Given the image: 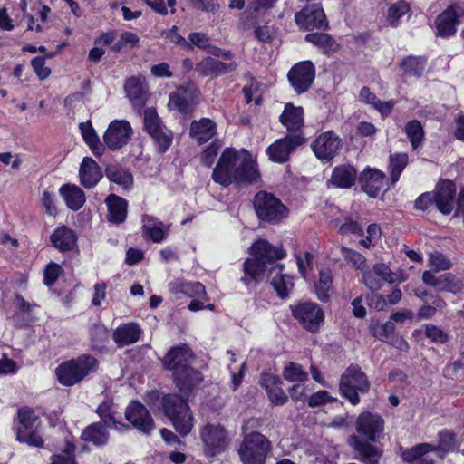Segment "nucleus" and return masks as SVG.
Wrapping results in <instances>:
<instances>
[{"mask_svg": "<svg viewBox=\"0 0 464 464\" xmlns=\"http://www.w3.org/2000/svg\"><path fill=\"white\" fill-rule=\"evenodd\" d=\"M342 146V139L333 130L321 133L311 144L315 157L326 162H329L339 153Z\"/></svg>", "mask_w": 464, "mask_h": 464, "instance_id": "nucleus-12", "label": "nucleus"}, {"mask_svg": "<svg viewBox=\"0 0 464 464\" xmlns=\"http://www.w3.org/2000/svg\"><path fill=\"white\" fill-rule=\"evenodd\" d=\"M289 394L295 401H304L307 399V387L304 382H297L289 389Z\"/></svg>", "mask_w": 464, "mask_h": 464, "instance_id": "nucleus-64", "label": "nucleus"}, {"mask_svg": "<svg viewBox=\"0 0 464 464\" xmlns=\"http://www.w3.org/2000/svg\"><path fill=\"white\" fill-rule=\"evenodd\" d=\"M141 334L140 326L131 322L118 326L112 334V339L119 347H123L138 342Z\"/></svg>", "mask_w": 464, "mask_h": 464, "instance_id": "nucleus-26", "label": "nucleus"}, {"mask_svg": "<svg viewBox=\"0 0 464 464\" xmlns=\"http://www.w3.org/2000/svg\"><path fill=\"white\" fill-rule=\"evenodd\" d=\"M126 420L140 432L150 435L155 430V423L149 410L140 402L131 401L125 411Z\"/></svg>", "mask_w": 464, "mask_h": 464, "instance_id": "nucleus-15", "label": "nucleus"}, {"mask_svg": "<svg viewBox=\"0 0 464 464\" xmlns=\"http://www.w3.org/2000/svg\"><path fill=\"white\" fill-rule=\"evenodd\" d=\"M455 184L445 179L438 183L433 192V203L443 215H449L455 206Z\"/></svg>", "mask_w": 464, "mask_h": 464, "instance_id": "nucleus-20", "label": "nucleus"}, {"mask_svg": "<svg viewBox=\"0 0 464 464\" xmlns=\"http://www.w3.org/2000/svg\"><path fill=\"white\" fill-rule=\"evenodd\" d=\"M464 14V7L456 4L446 9L436 19L437 34L440 36H450L455 34L457 19Z\"/></svg>", "mask_w": 464, "mask_h": 464, "instance_id": "nucleus-21", "label": "nucleus"}, {"mask_svg": "<svg viewBox=\"0 0 464 464\" xmlns=\"http://www.w3.org/2000/svg\"><path fill=\"white\" fill-rule=\"evenodd\" d=\"M403 72L410 76H420L424 68L425 61L420 57H407L401 63Z\"/></svg>", "mask_w": 464, "mask_h": 464, "instance_id": "nucleus-51", "label": "nucleus"}, {"mask_svg": "<svg viewBox=\"0 0 464 464\" xmlns=\"http://www.w3.org/2000/svg\"><path fill=\"white\" fill-rule=\"evenodd\" d=\"M254 207L259 219L277 224L288 217L289 210L279 198L266 191H259L254 198Z\"/></svg>", "mask_w": 464, "mask_h": 464, "instance_id": "nucleus-7", "label": "nucleus"}, {"mask_svg": "<svg viewBox=\"0 0 464 464\" xmlns=\"http://www.w3.org/2000/svg\"><path fill=\"white\" fill-rule=\"evenodd\" d=\"M395 326L393 322L388 321L382 324H376L372 327V334L381 341L387 343L392 342V338H394Z\"/></svg>", "mask_w": 464, "mask_h": 464, "instance_id": "nucleus-53", "label": "nucleus"}, {"mask_svg": "<svg viewBox=\"0 0 464 464\" xmlns=\"http://www.w3.org/2000/svg\"><path fill=\"white\" fill-rule=\"evenodd\" d=\"M283 266L276 265L269 271L271 285L276 291L278 296L285 298L294 287L293 278L283 273Z\"/></svg>", "mask_w": 464, "mask_h": 464, "instance_id": "nucleus-30", "label": "nucleus"}, {"mask_svg": "<svg viewBox=\"0 0 464 464\" xmlns=\"http://www.w3.org/2000/svg\"><path fill=\"white\" fill-rule=\"evenodd\" d=\"M173 377L176 386L182 392H190L202 380L201 373L190 365L177 372Z\"/></svg>", "mask_w": 464, "mask_h": 464, "instance_id": "nucleus-32", "label": "nucleus"}, {"mask_svg": "<svg viewBox=\"0 0 464 464\" xmlns=\"http://www.w3.org/2000/svg\"><path fill=\"white\" fill-rule=\"evenodd\" d=\"M79 177L80 182L84 188H92L102 178V173L94 160L85 157L80 165Z\"/></svg>", "mask_w": 464, "mask_h": 464, "instance_id": "nucleus-25", "label": "nucleus"}, {"mask_svg": "<svg viewBox=\"0 0 464 464\" xmlns=\"http://www.w3.org/2000/svg\"><path fill=\"white\" fill-rule=\"evenodd\" d=\"M219 146L216 142H212L201 154V163L205 167L209 168L218 152Z\"/></svg>", "mask_w": 464, "mask_h": 464, "instance_id": "nucleus-63", "label": "nucleus"}, {"mask_svg": "<svg viewBox=\"0 0 464 464\" xmlns=\"http://www.w3.org/2000/svg\"><path fill=\"white\" fill-rule=\"evenodd\" d=\"M370 382L357 365H350L341 375L339 389L341 394L353 405L360 402L359 393L369 391Z\"/></svg>", "mask_w": 464, "mask_h": 464, "instance_id": "nucleus-6", "label": "nucleus"}, {"mask_svg": "<svg viewBox=\"0 0 464 464\" xmlns=\"http://www.w3.org/2000/svg\"><path fill=\"white\" fill-rule=\"evenodd\" d=\"M105 202L108 207L107 218L109 222L113 224L123 223L127 217V200L115 194H110Z\"/></svg>", "mask_w": 464, "mask_h": 464, "instance_id": "nucleus-31", "label": "nucleus"}, {"mask_svg": "<svg viewBox=\"0 0 464 464\" xmlns=\"http://www.w3.org/2000/svg\"><path fill=\"white\" fill-rule=\"evenodd\" d=\"M188 42L190 44V50H192L194 46L200 49H207L208 47H210L209 38L206 34L201 32L189 34Z\"/></svg>", "mask_w": 464, "mask_h": 464, "instance_id": "nucleus-61", "label": "nucleus"}, {"mask_svg": "<svg viewBox=\"0 0 464 464\" xmlns=\"http://www.w3.org/2000/svg\"><path fill=\"white\" fill-rule=\"evenodd\" d=\"M287 76L292 87L297 93L305 92L314 81V65L310 61L300 62L291 68Z\"/></svg>", "mask_w": 464, "mask_h": 464, "instance_id": "nucleus-16", "label": "nucleus"}, {"mask_svg": "<svg viewBox=\"0 0 464 464\" xmlns=\"http://www.w3.org/2000/svg\"><path fill=\"white\" fill-rule=\"evenodd\" d=\"M422 281L440 292L457 293L461 289V282L450 273L437 277L430 271H425L422 274Z\"/></svg>", "mask_w": 464, "mask_h": 464, "instance_id": "nucleus-23", "label": "nucleus"}, {"mask_svg": "<svg viewBox=\"0 0 464 464\" xmlns=\"http://www.w3.org/2000/svg\"><path fill=\"white\" fill-rule=\"evenodd\" d=\"M356 177L357 173L353 167L339 165L333 169L330 183L336 188H348L354 184Z\"/></svg>", "mask_w": 464, "mask_h": 464, "instance_id": "nucleus-33", "label": "nucleus"}, {"mask_svg": "<svg viewBox=\"0 0 464 464\" xmlns=\"http://www.w3.org/2000/svg\"><path fill=\"white\" fill-rule=\"evenodd\" d=\"M362 283H363L371 291H377L382 286L381 279L376 276L374 270L366 267L362 272Z\"/></svg>", "mask_w": 464, "mask_h": 464, "instance_id": "nucleus-58", "label": "nucleus"}, {"mask_svg": "<svg viewBox=\"0 0 464 464\" xmlns=\"http://www.w3.org/2000/svg\"><path fill=\"white\" fill-rule=\"evenodd\" d=\"M303 142L304 138L300 133L287 135L267 147L266 154L272 161L284 163L288 160L291 153Z\"/></svg>", "mask_w": 464, "mask_h": 464, "instance_id": "nucleus-17", "label": "nucleus"}, {"mask_svg": "<svg viewBox=\"0 0 464 464\" xmlns=\"http://www.w3.org/2000/svg\"><path fill=\"white\" fill-rule=\"evenodd\" d=\"M142 223L143 230L153 242L160 243L165 238L166 232L161 221L145 215L142 217Z\"/></svg>", "mask_w": 464, "mask_h": 464, "instance_id": "nucleus-43", "label": "nucleus"}, {"mask_svg": "<svg viewBox=\"0 0 464 464\" xmlns=\"http://www.w3.org/2000/svg\"><path fill=\"white\" fill-rule=\"evenodd\" d=\"M132 134L133 130L128 121L114 120L109 124L103 135V140L110 150H116L126 146Z\"/></svg>", "mask_w": 464, "mask_h": 464, "instance_id": "nucleus-13", "label": "nucleus"}, {"mask_svg": "<svg viewBox=\"0 0 464 464\" xmlns=\"http://www.w3.org/2000/svg\"><path fill=\"white\" fill-rule=\"evenodd\" d=\"M169 290L174 294H183L188 297H200L206 295L205 286L199 282H187L175 279L169 284Z\"/></svg>", "mask_w": 464, "mask_h": 464, "instance_id": "nucleus-35", "label": "nucleus"}, {"mask_svg": "<svg viewBox=\"0 0 464 464\" xmlns=\"http://www.w3.org/2000/svg\"><path fill=\"white\" fill-rule=\"evenodd\" d=\"M283 377L290 382H305L308 373L299 363L291 362L284 368Z\"/></svg>", "mask_w": 464, "mask_h": 464, "instance_id": "nucleus-47", "label": "nucleus"}, {"mask_svg": "<svg viewBox=\"0 0 464 464\" xmlns=\"http://www.w3.org/2000/svg\"><path fill=\"white\" fill-rule=\"evenodd\" d=\"M384 421L378 414L362 412L355 423L358 436H351L349 444L360 454L364 464H378L382 452L368 441H376L383 431Z\"/></svg>", "mask_w": 464, "mask_h": 464, "instance_id": "nucleus-2", "label": "nucleus"}, {"mask_svg": "<svg viewBox=\"0 0 464 464\" xmlns=\"http://www.w3.org/2000/svg\"><path fill=\"white\" fill-rule=\"evenodd\" d=\"M125 91L129 99L136 106H141L147 99V92L142 82L137 77H130L125 82Z\"/></svg>", "mask_w": 464, "mask_h": 464, "instance_id": "nucleus-41", "label": "nucleus"}, {"mask_svg": "<svg viewBox=\"0 0 464 464\" xmlns=\"http://www.w3.org/2000/svg\"><path fill=\"white\" fill-rule=\"evenodd\" d=\"M405 132L409 138L412 149L419 148L423 140L424 130L421 123L417 120H412L405 125Z\"/></svg>", "mask_w": 464, "mask_h": 464, "instance_id": "nucleus-48", "label": "nucleus"}, {"mask_svg": "<svg viewBox=\"0 0 464 464\" xmlns=\"http://www.w3.org/2000/svg\"><path fill=\"white\" fill-rule=\"evenodd\" d=\"M296 24L304 30L325 29L327 21L322 6L318 4L308 5L295 15Z\"/></svg>", "mask_w": 464, "mask_h": 464, "instance_id": "nucleus-18", "label": "nucleus"}, {"mask_svg": "<svg viewBox=\"0 0 464 464\" xmlns=\"http://www.w3.org/2000/svg\"><path fill=\"white\" fill-rule=\"evenodd\" d=\"M143 124L145 130L154 140L158 150L165 152L172 143V133L160 119L154 108H147L143 112Z\"/></svg>", "mask_w": 464, "mask_h": 464, "instance_id": "nucleus-10", "label": "nucleus"}, {"mask_svg": "<svg viewBox=\"0 0 464 464\" xmlns=\"http://www.w3.org/2000/svg\"><path fill=\"white\" fill-rule=\"evenodd\" d=\"M293 316L308 331L315 332L323 323L324 314L314 303H300L291 306Z\"/></svg>", "mask_w": 464, "mask_h": 464, "instance_id": "nucleus-14", "label": "nucleus"}, {"mask_svg": "<svg viewBox=\"0 0 464 464\" xmlns=\"http://www.w3.org/2000/svg\"><path fill=\"white\" fill-rule=\"evenodd\" d=\"M279 121L288 131L299 133L304 126V110L300 106H294L292 103H286Z\"/></svg>", "mask_w": 464, "mask_h": 464, "instance_id": "nucleus-27", "label": "nucleus"}, {"mask_svg": "<svg viewBox=\"0 0 464 464\" xmlns=\"http://www.w3.org/2000/svg\"><path fill=\"white\" fill-rule=\"evenodd\" d=\"M193 92L191 87H179L170 94L169 104L180 112H188L191 110Z\"/></svg>", "mask_w": 464, "mask_h": 464, "instance_id": "nucleus-38", "label": "nucleus"}, {"mask_svg": "<svg viewBox=\"0 0 464 464\" xmlns=\"http://www.w3.org/2000/svg\"><path fill=\"white\" fill-rule=\"evenodd\" d=\"M429 263L437 272L448 270L451 267L450 260L440 252L430 254Z\"/></svg>", "mask_w": 464, "mask_h": 464, "instance_id": "nucleus-57", "label": "nucleus"}, {"mask_svg": "<svg viewBox=\"0 0 464 464\" xmlns=\"http://www.w3.org/2000/svg\"><path fill=\"white\" fill-rule=\"evenodd\" d=\"M373 270L379 279H381V283L387 282L392 284L397 280V276L383 263L375 264Z\"/></svg>", "mask_w": 464, "mask_h": 464, "instance_id": "nucleus-60", "label": "nucleus"}, {"mask_svg": "<svg viewBox=\"0 0 464 464\" xmlns=\"http://www.w3.org/2000/svg\"><path fill=\"white\" fill-rule=\"evenodd\" d=\"M200 438L207 456L213 457L223 452L228 446L230 439L220 424L208 423L200 429Z\"/></svg>", "mask_w": 464, "mask_h": 464, "instance_id": "nucleus-11", "label": "nucleus"}, {"mask_svg": "<svg viewBox=\"0 0 464 464\" xmlns=\"http://www.w3.org/2000/svg\"><path fill=\"white\" fill-rule=\"evenodd\" d=\"M446 303L440 296L432 297V301L427 305H423L418 312V316L421 319H430L436 314L437 309H443Z\"/></svg>", "mask_w": 464, "mask_h": 464, "instance_id": "nucleus-54", "label": "nucleus"}, {"mask_svg": "<svg viewBox=\"0 0 464 464\" xmlns=\"http://www.w3.org/2000/svg\"><path fill=\"white\" fill-rule=\"evenodd\" d=\"M425 335L431 342L440 344L445 343L449 341V334L434 324H427L425 326Z\"/></svg>", "mask_w": 464, "mask_h": 464, "instance_id": "nucleus-56", "label": "nucleus"}, {"mask_svg": "<svg viewBox=\"0 0 464 464\" xmlns=\"http://www.w3.org/2000/svg\"><path fill=\"white\" fill-rule=\"evenodd\" d=\"M410 12V5L405 0H399L388 9V22L395 26L400 18Z\"/></svg>", "mask_w": 464, "mask_h": 464, "instance_id": "nucleus-52", "label": "nucleus"}, {"mask_svg": "<svg viewBox=\"0 0 464 464\" xmlns=\"http://www.w3.org/2000/svg\"><path fill=\"white\" fill-rule=\"evenodd\" d=\"M31 65L39 79L44 80L49 77L51 70L45 67V59L43 57H34L31 61Z\"/></svg>", "mask_w": 464, "mask_h": 464, "instance_id": "nucleus-62", "label": "nucleus"}, {"mask_svg": "<svg viewBox=\"0 0 464 464\" xmlns=\"http://www.w3.org/2000/svg\"><path fill=\"white\" fill-rule=\"evenodd\" d=\"M259 383L266 390L272 405L282 406L287 401L288 397L282 389L283 382L279 377L265 373L261 375Z\"/></svg>", "mask_w": 464, "mask_h": 464, "instance_id": "nucleus-22", "label": "nucleus"}, {"mask_svg": "<svg viewBox=\"0 0 464 464\" xmlns=\"http://www.w3.org/2000/svg\"><path fill=\"white\" fill-rule=\"evenodd\" d=\"M340 252L344 260L357 270L362 272L367 266L366 258L359 252L346 246H339Z\"/></svg>", "mask_w": 464, "mask_h": 464, "instance_id": "nucleus-49", "label": "nucleus"}, {"mask_svg": "<svg viewBox=\"0 0 464 464\" xmlns=\"http://www.w3.org/2000/svg\"><path fill=\"white\" fill-rule=\"evenodd\" d=\"M435 450L436 448L429 443L418 444L410 450H405L402 453V459L403 460L412 464H415L419 460L426 461V459L423 458L424 455Z\"/></svg>", "mask_w": 464, "mask_h": 464, "instance_id": "nucleus-46", "label": "nucleus"}, {"mask_svg": "<svg viewBox=\"0 0 464 464\" xmlns=\"http://www.w3.org/2000/svg\"><path fill=\"white\" fill-rule=\"evenodd\" d=\"M19 425L17 427V440L31 446L42 447L44 440L41 435V421L30 408L18 411Z\"/></svg>", "mask_w": 464, "mask_h": 464, "instance_id": "nucleus-9", "label": "nucleus"}, {"mask_svg": "<svg viewBox=\"0 0 464 464\" xmlns=\"http://www.w3.org/2000/svg\"><path fill=\"white\" fill-rule=\"evenodd\" d=\"M333 290V274L329 268L322 269L318 282L315 284V293L322 302H327Z\"/></svg>", "mask_w": 464, "mask_h": 464, "instance_id": "nucleus-42", "label": "nucleus"}, {"mask_svg": "<svg viewBox=\"0 0 464 464\" xmlns=\"http://www.w3.org/2000/svg\"><path fill=\"white\" fill-rule=\"evenodd\" d=\"M237 63H225L211 57L202 59L196 65V70L204 76H218L236 70Z\"/></svg>", "mask_w": 464, "mask_h": 464, "instance_id": "nucleus-29", "label": "nucleus"}, {"mask_svg": "<svg viewBox=\"0 0 464 464\" xmlns=\"http://www.w3.org/2000/svg\"><path fill=\"white\" fill-rule=\"evenodd\" d=\"M98 368V361L89 354H82L61 363L55 370L59 382L64 386H72L82 382L87 375Z\"/></svg>", "mask_w": 464, "mask_h": 464, "instance_id": "nucleus-5", "label": "nucleus"}, {"mask_svg": "<svg viewBox=\"0 0 464 464\" xmlns=\"http://www.w3.org/2000/svg\"><path fill=\"white\" fill-rule=\"evenodd\" d=\"M408 164L406 153H397L390 157L391 179L392 184L399 180L400 175Z\"/></svg>", "mask_w": 464, "mask_h": 464, "instance_id": "nucleus-50", "label": "nucleus"}, {"mask_svg": "<svg viewBox=\"0 0 464 464\" xmlns=\"http://www.w3.org/2000/svg\"><path fill=\"white\" fill-rule=\"evenodd\" d=\"M54 450L55 452L51 458V464H78L74 456L75 446L69 437H66L63 441L56 443Z\"/></svg>", "mask_w": 464, "mask_h": 464, "instance_id": "nucleus-34", "label": "nucleus"}, {"mask_svg": "<svg viewBox=\"0 0 464 464\" xmlns=\"http://www.w3.org/2000/svg\"><path fill=\"white\" fill-rule=\"evenodd\" d=\"M257 177L256 164L245 151L226 149L213 169V180L224 187L233 181H253Z\"/></svg>", "mask_w": 464, "mask_h": 464, "instance_id": "nucleus-1", "label": "nucleus"}, {"mask_svg": "<svg viewBox=\"0 0 464 464\" xmlns=\"http://www.w3.org/2000/svg\"><path fill=\"white\" fill-rule=\"evenodd\" d=\"M193 357L191 349L187 344H181L170 348L161 359V362L164 369L171 371L175 375L177 372L190 365Z\"/></svg>", "mask_w": 464, "mask_h": 464, "instance_id": "nucleus-19", "label": "nucleus"}, {"mask_svg": "<svg viewBox=\"0 0 464 464\" xmlns=\"http://www.w3.org/2000/svg\"><path fill=\"white\" fill-rule=\"evenodd\" d=\"M105 174L111 181L122 186L124 188H130L133 184L131 174L117 166L107 167Z\"/></svg>", "mask_w": 464, "mask_h": 464, "instance_id": "nucleus-45", "label": "nucleus"}, {"mask_svg": "<svg viewBox=\"0 0 464 464\" xmlns=\"http://www.w3.org/2000/svg\"><path fill=\"white\" fill-rule=\"evenodd\" d=\"M161 406L175 430L182 437L187 436L194 426L193 416L188 402L179 395L167 394L161 400Z\"/></svg>", "mask_w": 464, "mask_h": 464, "instance_id": "nucleus-4", "label": "nucleus"}, {"mask_svg": "<svg viewBox=\"0 0 464 464\" xmlns=\"http://www.w3.org/2000/svg\"><path fill=\"white\" fill-rule=\"evenodd\" d=\"M271 450L270 441L259 432H250L244 437L238 450L243 464H265Z\"/></svg>", "mask_w": 464, "mask_h": 464, "instance_id": "nucleus-8", "label": "nucleus"}, {"mask_svg": "<svg viewBox=\"0 0 464 464\" xmlns=\"http://www.w3.org/2000/svg\"><path fill=\"white\" fill-rule=\"evenodd\" d=\"M108 425L95 422L86 427L82 432V438L85 441L92 442L96 446L104 445L108 441Z\"/></svg>", "mask_w": 464, "mask_h": 464, "instance_id": "nucleus-39", "label": "nucleus"}, {"mask_svg": "<svg viewBox=\"0 0 464 464\" xmlns=\"http://www.w3.org/2000/svg\"><path fill=\"white\" fill-rule=\"evenodd\" d=\"M217 132L216 123L209 118L193 121L189 128L190 137L198 144L208 141Z\"/></svg>", "mask_w": 464, "mask_h": 464, "instance_id": "nucleus-28", "label": "nucleus"}, {"mask_svg": "<svg viewBox=\"0 0 464 464\" xmlns=\"http://www.w3.org/2000/svg\"><path fill=\"white\" fill-rule=\"evenodd\" d=\"M96 412L105 425H117L115 420V412L112 410V402L109 400L102 401L97 408Z\"/></svg>", "mask_w": 464, "mask_h": 464, "instance_id": "nucleus-55", "label": "nucleus"}, {"mask_svg": "<svg viewBox=\"0 0 464 464\" xmlns=\"http://www.w3.org/2000/svg\"><path fill=\"white\" fill-rule=\"evenodd\" d=\"M161 34L169 39L171 43L179 45L180 48L184 50H190V44H188V40L178 34L177 25H173L170 29L162 32Z\"/></svg>", "mask_w": 464, "mask_h": 464, "instance_id": "nucleus-59", "label": "nucleus"}, {"mask_svg": "<svg viewBox=\"0 0 464 464\" xmlns=\"http://www.w3.org/2000/svg\"><path fill=\"white\" fill-rule=\"evenodd\" d=\"M305 41L321 48L323 52L326 54L334 53L338 48V45L335 43V41L327 34H308L305 36Z\"/></svg>", "mask_w": 464, "mask_h": 464, "instance_id": "nucleus-44", "label": "nucleus"}, {"mask_svg": "<svg viewBox=\"0 0 464 464\" xmlns=\"http://www.w3.org/2000/svg\"><path fill=\"white\" fill-rule=\"evenodd\" d=\"M53 245L60 251H69L76 244V236L74 232L67 227L56 228L51 236Z\"/></svg>", "mask_w": 464, "mask_h": 464, "instance_id": "nucleus-36", "label": "nucleus"}, {"mask_svg": "<svg viewBox=\"0 0 464 464\" xmlns=\"http://www.w3.org/2000/svg\"><path fill=\"white\" fill-rule=\"evenodd\" d=\"M60 193L63 197L68 208L72 210L80 209L85 202L84 192L76 185H63L60 188Z\"/></svg>", "mask_w": 464, "mask_h": 464, "instance_id": "nucleus-37", "label": "nucleus"}, {"mask_svg": "<svg viewBox=\"0 0 464 464\" xmlns=\"http://www.w3.org/2000/svg\"><path fill=\"white\" fill-rule=\"evenodd\" d=\"M385 175L383 172L375 169H364L359 181L362 190L370 197H376L384 186Z\"/></svg>", "mask_w": 464, "mask_h": 464, "instance_id": "nucleus-24", "label": "nucleus"}, {"mask_svg": "<svg viewBox=\"0 0 464 464\" xmlns=\"http://www.w3.org/2000/svg\"><path fill=\"white\" fill-rule=\"evenodd\" d=\"M250 254L253 257L244 262L245 276L242 278L247 287L252 282L262 280L266 264L282 259L285 256L283 250L273 246L265 239L254 243L250 247Z\"/></svg>", "mask_w": 464, "mask_h": 464, "instance_id": "nucleus-3", "label": "nucleus"}, {"mask_svg": "<svg viewBox=\"0 0 464 464\" xmlns=\"http://www.w3.org/2000/svg\"><path fill=\"white\" fill-rule=\"evenodd\" d=\"M82 136L95 156H101L104 152V146L93 129L90 121L82 122L79 125Z\"/></svg>", "mask_w": 464, "mask_h": 464, "instance_id": "nucleus-40", "label": "nucleus"}]
</instances>
